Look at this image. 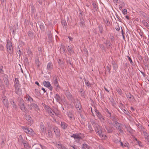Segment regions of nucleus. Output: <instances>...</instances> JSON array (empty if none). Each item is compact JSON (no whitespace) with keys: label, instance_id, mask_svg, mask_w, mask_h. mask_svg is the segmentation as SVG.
I'll return each mask as SVG.
<instances>
[{"label":"nucleus","instance_id":"39448f33","mask_svg":"<svg viewBox=\"0 0 149 149\" xmlns=\"http://www.w3.org/2000/svg\"><path fill=\"white\" fill-rule=\"evenodd\" d=\"M40 128L41 129L40 133L42 135L45 134L46 132L45 127L42 122H41L40 123Z\"/></svg>","mask_w":149,"mask_h":149},{"label":"nucleus","instance_id":"37998d69","mask_svg":"<svg viewBox=\"0 0 149 149\" xmlns=\"http://www.w3.org/2000/svg\"><path fill=\"white\" fill-rule=\"evenodd\" d=\"M88 130L90 131V132L93 131V129L91 125H89L88 126Z\"/></svg>","mask_w":149,"mask_h":149},{"label":"nucleus","instance_id":"09e8293b","mask_svg":"<svg viewBox=\"0 0 149 149\" xmlns=\"http://www.w3.org/2000/svg\"><path fill=\"white\" fill-rule=\"evenodd\" d=\"M142 23L146 27L148 25L147 22L145 20H143Z\"/></svg>","mask_w":149,"mask_h":149},{"label":"nucleus","instance_id":"603ef678","mask_svg":"<svg viewBox=\"0 0 149 149\" xmlns=\"http://www.w3.org/2000/svg\"><path fill=\"white\" fill-rule=\"evenodd\" d=\"M3 67L2 66H0V73L1 74H3Z\"/></svg>","mask_w":149,"mask_h":149},{"label":"nucleus","instance_id":"9d476101","mask_svg":"<svg viewBox=\"0 0 149 149\" xmlns=\"http://www.w3.org/2000/svg\"><path fill=\"white\" fill-rule=\"evenodd\" d=\"M65 94L66 96L69 100L72 101L74 100L73 97L70 92L68 91H66L65 92Z\"/></svg>","mask_w":149,"mask_h":149},{"label":"nucleus","instance_id":"f8f14e48","mask_svg":"<svg viewBox=\"0 0 149 149\" xmlns=\"http://www.w3.org/2000/svg\"><path fill=\"white\" fill-rule=\"evenodd\" d=\"M26 120L28 122V124L29 125H31L33 123V121L32 118L29 115L26 116Z\"/></svg>","mask_w":149,"mask_h":149},{"label":"nucleus","instance_id":"393cba45","mask_svg":"<svg viewBox=\"0 0 149 149\" xmlns=\"http://www.w3.org/2000/svg\"><path fill=\"white\" fill-rule=\"evenodd\" d=\"M18 101L19 102L18 104L19 106L24 104V101L22 98H19L18 99Z\"/></svg>","mask_w":149,"mask_h":149},{"label":"nucleus","instance_id":"4468645a","mask_svg":"<svg viewBox=\"0 0 149 149\" xmlns=\"http://www.w3.org/2000/svg\"><path fill=\"white\" fill-rule=\"evenodd\" d=\"M20 109L22 110L23 112H24L25 114H26L27 113V111H28L27 109L26 108L24 104L20 105L19 106Z\"/></svg>","mask_w":149,"mask_h":149},{"label":"nucleus","instance_id":"7ed1b4c3","mask_svg":"<svg viewBox=\"0 0 149 149\" xmlns=\"http://www.w3.org/2000/svg\"><path fill=\"white\" fill-rule=\"evenodd\" d=\"M6 47L7 50L9 53L12 54L13 53V48L12 43L9 39L7 40Z\"/></svg>","mask_w":149,"mask_h":149},{"label":"nucleus","instance_id":"c03bdc74","mask_svg":"<svg viewBox=\"0 0 149 149\" xmlns=\"http://www.w3.org/2000/svg\"><path fill=\"white\" fill-rule=\"evenodd\" d=\"M99 28L100 32V33H102L103 31V29L102 26L101 25H100L99 26Z\"/></svg>","mask_w":149,"mask_h":149},{"label":"nucleus","instance_id":"7c9ffc66","mask_svg":"<svg viewBox=\"0 0 149 149\" xmlns=\"http://www.w3.org/2000/svg\"><path fill=\"white\" fill-rule=\"evenodd\" d=\"M48 37L49 39V42H52V35L50 32H49L48 34Z\"/></svg>","mask_w":149,"mask_h":149},{"label":"nucleus","instance_id":"338daca9","mask_svg":"<svg viewBox=\"0 0 149 149\" xmlns=\"http://www.w3.org/2000/svg\"><path fill=\"white\" fill-rule=\"evenodd\" d=\"M127 57L128 58V60L132 64L133 63V62L132 61L131 58L128 56H127Z\"/></svg>","mask_w":149,"mask_h":149},{"label":"nucleus","instance_id":"69168bd1","mask_svg":"<svg viewBox=\"0 0 149 149\" xmlns=\"http://www.w3.org/2000/svg\"><path fill=\"white\" fill-rule=\"evenodd\" d=\"M4 49V47L2 45L0 44V49L1 50H3Z\"/></svg>","mask_w":149,"mask_h":149},{"label":"nucleus","instance_id":"c756f323","mask_svg":"<svg viewBox=\"0 0 149 149\" xmlns=\"http://www.w3.org/2000/svg\"><path fill=\"white\" fill-rule=\"evenodd\" d=\"M67 49L68 52L71 53L73 52V50L71 46H68L67 47Z\"/></svg>","mask_w":149,"mask_h":149},{"label":"nucleus","instance_id":"58836bf2","mask_svg":"<svg viewBox=\"0 0 149 149\" xmlns=\"http://www.w3.org/2000/svg\"><path fill=\"white\" fill-rule=\"evenodd\" d=\"M115 25L116 26L115 29L117 31H119L120 29V28L117 23H115Z\"/></svg>","mask_w":149,"mask_h":149},{"label":"nucleus","instance_id":"4be33fe9","mask_svg":"<svg viewBox=\"0 0 149 149\" xmlns=\"http://www.w3.org/2000/svg\"><path fill=\"white\" fill-rule=\"evenodd\" d=\"M25 98L26 99V100L30 103L32 102L33 101V98L29 95H26L25 96Z\"/></svg>","mask_w":149,"mask_h":149},{"label":"nucleus","instance_id":"052dcab7","mask_svg":"<svg viewBox=\"0 0 149 149\" xmlns=\"http://www.w3.org/2000/svg\"><path fill=\"white\" fill-rule=\"evenodd\" d=\"M15 93L17 94H19V87H18V89H17L16 88H15Z\"/></svg>","mask_w":149,"mask_h":149},{"label":"nucleus","instance_id":"cd10ccee","mask_svg":"<svg viewBox=\"0 0 149 149\" xmlns=\"http://www.w3.org/2000/svg\"><path fill=\"white\" fill-rule=\"evenodd\" d=\"M54 97L56 99V100L57 102H59L61 101V98L58 95L56 94Z\"/></svg>","mask_w":149,"mask_h":149},{"label":"nucleus","instance_id":"13d9d810","mask_svg":"<svg viewBox=\"0 0 149 149\" xmlns=\"http://www.w3.org/2000/svg\"><path fill=\"white\" fill-rule=\"evenodd\" d=\"M106 44L107 47L108 48L109 47H110L111 46V43H109V41L107 42Z\"/></svg>","mask_w":149,"mask_h":149},{"label":"nucleus","instance_id":"bf43d9fd","mask_svg":"<svg viewBox=\"0 0 149 149\" xmlns=\"http://www.w3.org/2000/svg\"><path fill=\"white\" fill-rule=\"evenodd\" d=\"M71 146L73 149H79V148H78L75 145L74 146L72 145Z\"/></svg>","mask_w":149,"mask_h":149},{"label":"nucleus","instance_id":"49530a36","mask_svg":"<svg viewBox=\"0 0 149 149\" xmlns=\"http://www.w3.org/2000/svg\"><path fill=\"white\" fill-rule=\"evenodd\" d=\"M61 24L62 25L65 26L67 23L66 21L65 20H63L61 21Z\"/></svg>","mask_w":149,"mask_h":149},{"label":"nucleus","instance_id":"a211bd4d","mask_svg":"<svg viewBox=\"0 0 149 149\" xmlns=\"http://www.w3.org/2000/svg\"><path fill=\"white\" fill-rule=\"evenodd\" d=\"M3 79L4 83L6 85V87L9 88V82L7 77L5 76L3 78Z\"/></svg>","mask_w":149,"mask_h":149},{"label":"nucleus","instance_id":"a18cd8bd","mask_svg":"<svg viewBox=\"0 0 149 149\" xmlns=\"http://www.w3.org/2000/svg\"><path fill=\"white\" fill-rule=\"evenodd\" d=\"M58 64L60 65H63V61H61V59H59L58 60Z\"/></svg>","mask_w":149,"mask_h":149},{"label":"nucleus","instance_id":"a19ab883","mask_svg":"<svg viewBox=\"0 0 149 149\" xmlns=\"http://www.w3.org/2000/svg\"><path fill=\"white\" fill-rule=\"evenodd\" d=\"M27 52L28 55L29 56H31L32 55V52L30 49H28L27 50Z\"/></svg>","mask_w":149,"mask_h":149},{"label":"nucleus","instance_id":"774afa93","mask_svg":"<svg viewBox=\"0 0 149 149\" xmlns=\"http://www.w3.org/2000/svg\"><path fill=\"white\" fill-rule=\"evenodd\" d=\"M35 93L36 94H38L39 93V91L38 90V89H35Z\"/></svg>","mask_w":149,"mask_h":149},{"label":"nucleus","instance_id":"c85d7f7f","mask_svg":"<svg viewBox=\"0 0 149 149\" xmlns=\"http://www.w3.org/2000/svg\"><path fill=\"white\" fill-rule=\"evenodd\" d=\"M10 103L12 105L13 107L14 108H16L17 106L14 101H13V100H11L10 101Z\"/></svg>","mask_w":149,"mask_h":149},{"label":"nucleus","instance_id":"864d4df0","mask_svg":"<svg viewBox=\"0 0 149 149\" xmlns=\"http://www.w3.org/2000/svg\"><path fill=\"white\" fill-rule=\"evenodd\" d=\"M19 142H21V141L22 140L23 141H24V140H23V139L22 138V136L21 135H20L19 136Z\"/></svg>","mask_w":149,"mask_h":149},{"label":"nucleus","instance_id":"79ce46f5","mask_svg":"<svg viewBox=\"0 0 149 149\" xmlns=\"http://www.w3.org/2000/svg\"><path fill=\"white\" fill-rule=\"evenodd\" d=\"M60 49L61 50H62L63 51V52H64L65 50V47L63 45H61Z\"/></svg>","mask_w":149,"mask_h":149},{"label":"nucleus","instance_id":"f03ea898","mask_svg":"<svg viewBox=\"0 0 149 149\" xmlns=\"http://www.w3.org/2000/svg\"><path fill=\"white\" fill-rule=\"evenodd\" d=\"M95 131L98 133L100 137L103 139H104L106 137V136L102 132V131L99 126L97 125H95Z\"/></svg>","mask_w":149,"mask_h":149},{"label":"nucleus","instance_id":"0eeeda50","mask_svg":"<svg viewBox=\"0 0 149 149\" xmlns=\"http://www.w3.org/2000/svg\"><path fill=\"white\" fill-rule=\"evenodd\" d=\"M22 127L23 130H24V132L26 133L30 134H33L34 132L32 129L28 127H26L24 126Z\"/></svg>","mask_w":149,"mask_h":149},{"label":"nucleus","instance_id":"423d86ee","mask_svg":"<svg viewBox=\"0 0 149 149\" xmlns=\"http://www.w3.org/2000/svg\"><path fill=\"white\" fill-rule=\"evenodd\" d=\"M1 100L5 107L8 108L9 106V102L7 97L6 96H4L2 97Z\"/></svg>","mask_w":149,"mask_h":149},{"label":"nucleus","instance_id":"f3484780","mask_svg":"<svg viewBox=\"0 0 149 149\" xmlns=\"http://www.w3.org/2000/svg\"><path fill=\"white\" fill-rule=\"evenodd\" d=\"M19 82L18 79L17 78H15V88L18 89V87H19Z\"/></svg>","mask_w":149,"mask_h":149},{"label":"nucleus","instance_id":"6e6d98bb","mask_svg":"<svg viewBox=\"0 0 149 149\" xmlns=\"http://www.w3.org/2000/svg\"><path fill=\"white\" fill-rule=\"evenodd\" d=\"M28 35L30 37H32L33 36V33L30 31H29L28 33Z\"/></svg>","mask_w":149,"mask_h":149},{"label":"nucleus","instance_id":"20e7f679","mask_svg":"<svg viewBox=\"0 0 149 149\" xmlns=\"http://www.w3.org/2000/svg\"><path fill=\"white\" fill-rule=\"evenodd\" d=\"M71 137L74 138L75 140V142L77 143H79L80 140L82 139L81 137L77 133L73 134Z\"/></svg>","mask_w":149,"mask_h":149},{"label":"nucleus","instance_id":"dca6fc26","mask_svg":"<svg viewBox=\"0 0 149 149\" xmlns=\"http://www.w3.org/2000/svg\"><path fill=\"white\" fill-rule=\"evenodd\" d=\"M95 112L96 116L100 120L104 119V118L101 114L99 111L97 109H95Z\"/></svg>","mask_w":149,"mask_h":149},{"label":"nucleus","instance_id":"9b49d317","mask_svg":"<svg viewBox=\"0 0 149 149\" xmlns=\"http://www.w3.org/2000/svg\"><path fill=\"white\" fill-rule=\"evenodd\" d=\"M47 110L48 111V113L52 117H53L54 116V113L56 115H57V114L54 111L52 110L48 106H47Z\"/></svg>","mask_w":149,"mask_h":149},{"label":"nucleus","instance_id":"a878e982","mask_svg":"<svg viewBox=\"0 0 149 149\" xmlns=\"http://www.w3.org/2000/svg\"><path fill=\"white\" fill-rule=\"evenodd\" d=\"M43 85L47 87L50 86L51 84L49 81H47L43 82Z\"/></svg>","mask_w":149,"mask_h":149},{"label":"nucleus","instance_id":"f704fd0d","mask_svg":"<svg viewBox=\"0 0 149 149\" xmlns=\"http://www.w3.org/2000/svg\"><path fill=\"white\" fill-rule=\"evenodd\" d=\"M31 105H32V107H34L35 110H37L38 109V106L34 103H31Z\"/></svg>","mask_w":149,"mask_h":149},{"label":"nucleus","instance_id":"4c0bfd02","mask_svg":"<svg viewBox=\"0 0 149 149\" xmlns=\"http://www.w3.org/2000/svg\"><path fill=\"white\" fill-rule=\"evenodd\" d=\"M85 82L86 85L87 86L89 87L91 86V84L88 80H85Z\"/></svg>","mask_w":149,"mask_h":149},{"label":"nucleus","instance_id":"4d7b16f0","mask_svg":"<svg viewBox=\"0 0 149 149\" xmlns=\"http://www.w3.org/2000/svg\"><path fill=\"white\" fill-rule=\"evenodd\" d=\"M123 13L124 15H125L127 14V10L126 9H123Z\"/></svg>","mask_w":149,"mask_h":149},{"label":"nucleus","instance_id":"6ab92c4d","mask_svg":"<svg viewBox=\"0 0 149 149\" xmlns=\"http://www.w3.org/2000/svg\"><path fill=\"white\" fill-rule=\"evenodd\" d=\"M23 140H22L21 141V142L22 143L24 146V147L26 148H29L31 147V146H30L29 144L26 141H23Z\"/></svg>","mask_w":149,"mask_h":149},{"label":"nucleus","instance_id":"ddd939ff","mask_svg":"<svg viewBox=\"0 0 149 149\" xmlns=\"http://www.w3.org/2000/svg\"><path fill=\"white\" fill-rule=\"evenodd\" d=\"M54 86H56V90L57 91L60 88V87L59 85L58 82L57 81V79L56 77L55 80H54Z\"/></svg>","mask_w":149,"mask_h":149},{"label":"nucleus","instance_id":"f257e3e1","mask_svg":"<svg viewBox=\"0 0 149 149\" xmlns=\"http://www.w3.org/2000/svg\"><path fill=\"white\" fill-rule=\"evenodd\" d=\"M118 118L117 117L114 116L112 117V121H113V125L116 127V129L119 131L120 132H123L122 130L121 129V124L117 122Z\"/></svg>","mask_w":149,"mask_h":149},{"label":"nucleus","instance_id":"c9c22d12","mask_svg":"<svg viewBox=\"0 0 149 149\" xmlns=\"http://www.w3.org/2000/svg\"><path fill=\"white\" fill-rule=\"evenodd\" d=\"M62 144L61 143H56L55 145L59 149H61L62 147Z\"/></svg>","mask_w":149,"mask_h":149},{"label":"nucleus","instance_id":"412c9836","mask_svg":"<svg viewBox=\"0 0 149 149\" xmlns=\"http://www.w3.org/2000/svg\"><path fill=\"white\" fill-rule=\"evenodd\" d=\"M53 65L52 63H48L47 66V69L49 71H51L53 68Z\"/></svg>","mask_w":149,"mask_h":149},{"label":"nucleus","instance_id":"5701e85b","mask_svg":"<svg viewBox=\"0 0 149 149\" xmlns=\"http://www.w3.org/2000/svg\"><path fill=\"white\" fill-rule=\"evenodd\" d=\"M103 20L105 26H109L110 25V22L107 18H103Z\"/></svg>","mask_w":149,"mask_h":149},{"label":"nucleus","instance_id":"8fccbe9b","mask_svg":"<svg viewBox=\"0 0 149 149\" xmlns=\"http://www.w3.org/2000/svg\"><path fill=\"white\" fill-rule=\"evenodd\" d=\"M27 107H28V108L29 110H31L32 109V105H31V104H28L27 105Z\"/></svg>","mask_w":149,"mask_h":149},{"label":"nucleus","instance_id":"0e129e2a","mask_svg":"<svg viewBox=\"0 0 149 149\" xmlns=\"http://www.w3.org/2000/svg\"><path fill=\"white\" fill-rule=\"evenodd\" d=\"M38 51L39 52V54H42V49L41 48H38Z\"/></svg>","mask_w":149,"mask_h":149},{"label":"nucleus","instance_id":"473e14b6","mask_svg":"<svg viewBox=\"0 0 149 149\" xmlns=\"http://www.w3.org/2000/svg\"><path fill=\"white\" fill-rule=\"evenodd\" d=\"M106 131L108 133H111L112 132L111 128L109 126H107L106 127Z\"/></svg>","mask_w":149,"mask_h":149},{"label":"nucleus","instance_id":"3c124183","mask_svg":"<svg viewBox=\"0 0 149 149\" xmlns=\"http://www.w3.org/2000/svg\"><path fill=\"white\" fill-rule=\"evenodd\" d=\"M4 141L3 139H2L1 143V147L2 148H3L4 146Z\"/></svg>","mask_w":149,"mask_h":149},{"label":"nucleus","instance_id":"bb28decb","mask_svg":"<svg viewBox=\"0 0 149 149\" xmlns=\"http://www.w3.org/2000/svg\"><path fill=\"white\" fill-rule=\"evenodd\" d=\"M126 95L127 98L130 99V100H132L134 99V97L130 93H127Z\"/></svg>","mask_w":149,"mask_h":149},{"label":"nucleus","instance_id":"de8ad7c7","mask_svg":"<svg viewBox=\"0 0 149 149\" xmlns=\"http://www.w3.org/2000/svg\"><path fill=\"white\" fill-rule=\"evenodd\" d=\"M48 135L50 137L51 136H52V132L50 130H48Z\"/></svg>","mask_w":149,"mask_h":149},{"label":"nucleus","instance_id":"e2e57ef3","mask_svg":"<svg viewBox=\"0 0 149 149\" xmlns=\"http://www.w3.org/2000/svg\"><path fill=\"white\" fill-rule=\"evenodd\" d=\"M40 27L41 30H43L44 29V27L42 25L40 24Z\"/></svg>","mask_w":149,"mask_h":149},{"label":"nucleus","instance_id":"680f3d73","mask_svg":"<svg viewBox=\"0 0 149 149\" xmlns=\"http://www.w3.org/2000/svg\"><path fill=\"white\" fill-rule=\"evenodd\" d=\"M92 5H93V8L95 9L97 8V6L95 3H92Z\"/></svg>","mask_w":149,"mask_h":149},{"label":"nucleus","instance_id":"1a4fd4ad","mask_svg":"<svg viewBox=\"0 0 149 149\" xmlns=\"http://www.w3.org/2000/svg\"><path fill=\"white\" fill-rule=\"evenodd\" d=\"M53 130L55 133L56 137L57 138H59L60 134V130L56 127H54L53 128Z\"/></svg>","mask_w":149,"mask_h":149},{"label":"nucleus","instance_id":"aec40b11","mask_svg":"<svg viewBox=\"0 0 149 149\" xmlns=\"http://www.w3.org/2000/svg\"><path fill=\"white\" fill-rule=\"evenodd\" d=\"M61 127L62 129L63 130H65L67 128L68 125L67 124L64 122H61Z\"/></svg>","mask_w":149,"mask_h":149},{"label":"nucleus","instance_id":"b1692460","mask_svg":"<svg viewBox=\"0 0 149 149\" xmlns=\"http://www.w3.org/2000/svg\"><path fill=\"white\" fill-rule=\"evenodd\" d=\"M105 111L106 112V114L108 117L110 118H111V111H109L108 109H105Z\"/></svg>","mask_w":149,"mask_h":149},{"label":"nucleus","instance_id":"ea45409f","mask_svg":"<svg viewBox=\"0 0 149 149\" xmlns=\"http://www.w3.org/2000/svg\"><path fill=\"white\" fill-rule=\"evenodd\" d=\"M143 136L145 137H146L147 136H149V135L147 133L146 131H143Z\"/></svg>","mask_w":149,"mask_h":149},{"label":"nucleus","instance_id":"6e6552de","mask_svg":"<svg viewBox=\"0 0 149 149\" xmlns=\"http://www.w3.org/2000/svg\"><path fill=\"white\" fill-rule=\"evenodd\" d=\"M72 101L73 102H74L75 107L78 109L80 110L81 106L79 101L77 100H75V99H74V100Z\"/></svg>","mask_w":149,"mask_h":149},{"label":"nucleus","instance_id":"5fc2aeb1","mask_svg":"<svg viewBox=\"0 0 149 149\" xmlns=\"http://www.w3.org/2000/svg\"><path fill=\"white\" fill-rule=\"evenodd\" d=\"M117 64H116V63H113V68L114 70H115L117 69Z\"/></svg>","mask_w":149,"mask_h":149},{"label":"nucleus","instance_id":"2f4dec72","mask_svg":"<svg viewBox=\"0 0 149 149\" xmlns=\"http://www.w3.org/2000/svg\"><path fill=\"white\" fill-rule=\"evenodd\" d=\"M67 114L68 117L70 118V119L72 118L73 114L72 112L69 111L67 112Z\"/></svg>","mask_w":149,"mask_h":149},{"label":"nucleus","instance_id":"72a5a7b5","mask_svg":"<svg viewBox=\"0 0 149 149\" xmlns=\"http://www.w3.org/2000/svg\"><path fill=\"white\" fill-rule=\"evenodd\" d=\"M82 146H83L84 148H86V149H90L91 148V147L90 146L86 143L83 144Z\"/></svg>","mask_w":149,"mask_h":149},{"label":"nucleus","instance_id":"2eb2a0df","mask_svg":"<svg viewBox=\"0 0 149 149\" xmlns=\"http://www.w3.org/2000/svg\"><path fill=\"white\" fill-rule=\"evenodd\" d=\"M35 63L37 66V68H38L40 65L41 64V63L39 61V58L38 56L36 57L35 58Z\"/></svg>","mask_w":149,"mask_h":149},{"label":"nucleus","instance_id":"e433bc0d","mask_svg":"<svg viewBox=\"0 0 149 149\" xmlns=\"http://www.w3.org/2000/svg\"><path fill=\"white\" fill-rule=\"evenodd\" d=\"M138 127L139 128V131H142L143 132V131H144L143 130L144 128L141 125H139Z\"/></svg>","mask_w":149,"mask_h":149}]
</instances>
